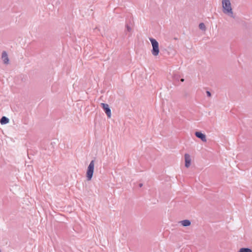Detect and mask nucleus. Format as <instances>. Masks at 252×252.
I'll use <instances>...</instances> for the list:
<instances>
[{
    "label": "nucleus",
    "instance_id": "f257e3e1",
    "mask_svg": "<svg viewBox=\"0 0 252 252\" xmlns=\"http://www.w3.org/2000/svg\"><path fill=\"white\" fill-rule=\"evenodd\" d=\"M223 12L228 16L234 18L231 4L230 0H222Z\"/></svg>",
    "mask_w": 252,
    "mask_h": 252
},
{
    "label": "nucleus",
    "instance_id": "f03ea898",
    "mask_svg": "<svg viewBox=\"0 0 252 252\" xmlns=\"http://www.w3.org/2000/svg\"><path fill=\"white\" fill-rule=\"evenodd\" d=\"M149 40L152 45V53L154 56H157L159 52L158 43L155 39L152 37L150 38Z\"/></svg>",
    "mask_w": 252,
    "mask_h": 252
},
{
    "label": "nucleus",
    "instance_id": "7ed1b4c3",
    "mask_svg": "<svg viewBox=\"0 0 252 252\" xmlns=\"http://www.w3.org/2000/svg\"><path fill=\"white\" fill-rule=\"evenodd\" d=\"M94 160H92L87 168V172H86V177L88 181H90L93 177L94 170Z\"/></svg>",
    "mask_w": 252,
    "mask_h": 252
},
{
    "label": "nucleus",
    "instance_id": "20e7f679",
    "mask_svg": "<svg viewBox=\"0 0 252 252\" xmlns=\"http://www.w3.org/2000/svg\"><path fill=\"white\" fill-rule=\"evenodd\" d=\"M101 106L105 112L107 117L108 118H110L111 116V110L109 107V105L107 104L102 103H101Z\"/></svg>",
    "mask_w": 252,
    "mask_h": 252
},
{
    "label": "nucleus",
    "instance_id": "39448f33",
    "mask_svg": "<svg viewBox=\"0 0 252 252\" xmlns=\"http://www.w3.org/2000/svg\"><path fill=\"white\" fill-rule=\"evenodd\" d=\"M132 31V24L131 23H126V30L125 31V34L127 35L128 36H130L131 35Z\"/></svg>",
    "mask_w": 252,
    "mask_h": 252
},
{
    "label": "nucleus",
    "instance_id": "423d86ee",
    "mask_svg": "<svg viewBox=\"0 0 252 252\" xmlns=\"http://www.w3.org/2000/svg\"><path fill=\"white\" fill-rule=\"evenodd\" d=\"M195 135L198 138L200 139L203 142H206V135L200 131H196Z\"/></svg>",
    "mask_w": 252,
    "mask_h": 252
},
{
    "label": "nucleus",
    "instance_id": "0eeeda50",
    "mask_svg": "<svg viewBox=\"0 0 252 252\" xmlns=\"http://www.w3.org/2000/svg\"><path fill=\"white\" fill-rule=\"evenodd\" d=\"M1 59L4 64H8L9 63L8 55L5 51L2 52L1 55Z\"/></svg>",
    "mask_w": 252,
    "mask_h": 252
},
{
    "label": "nucleus",
    "instance_id": "6e6552de",
    "mask_svg": "<svg viewBox=\"0 0 252 252\" xmlns=\"http://www.w3.org/2000/svg\"><path fill=\"white\" fill-rule=\"evenodd\" d=\"M185 166L188 168L190 165L191 159L190 156L186 154L185 155Z\"/></svg>",
    "mask_w": 252,
    "mask_h": 252
},
{
    "label": "nucleus",
    "instance_id": "1a4fd4ad",
    "mask_svg": "<svg viewBox=\"0 0 252 252\" xmlns=\"http://www.w3.org/2000/svg\"><path fill=\"white\" fill-rule=\"evenodd\" d=\"M184 226H188L190 225V221L189 220H186L179 222Z\"/></svg>",
    "mask_w": 252,
    "mask_h": 252
},
{
    "label": "nucleus",
    "instance_id": "9d476101",
    "mask_svg": "<svg viewBox=\"0 0 252 252\" xmlns=\"http://www.w3.org/2000/svg\"><path fill=\"white\" fill-rule=\"evenodd\" d=\"M8 122H9V119L4 116H3L0 120V123L2 125L7 124Z\"/></svg>",
    "mask_w": 252,
    "mask_h": 252
},
{
    "label": "nucleus",
    "instance_id": "9b49d317",
    "mask_svg": "<svg viewBox=\"0 0 252 252\" xmlns=\"http://www.w3.org/2000/svg\"><path fill=\"white\" fill-rule=\"evenodd\" d=\"M238 252H252V251L249 248H244L240 249Z\"/></svg>",
    "mask_w": 252,
    "mask_h": 252
},
{
    "label": "nucleus",
    "instance_id": "f8f14e48",
    "mask_svg": "<svg viewBox=\"0 0 252 252\" xmlns=\"http://www.w3.org/2000/svg\"><path fill=\"white\" fill-rule=\"evenodd\" d=\"M199 28L200 29L202 30H205V26L204 23H201L199 24Z\"/></svg>",
    "mask_w": 252,
    "mask_h": 252
},
{
    "label": "nucleus",
    "instance_id": "ddd939ff",
    "mask_svg": "<svg viewBox=\"0 0 252 252\" xmlns=\"http://www.w3.org/2000/svg\"><path fill=\"white\" fill-rule=\"evenodd\" d=\"M206 94H207V95L208 97H210L211 96V93L209 91H207L206 92Z\"/></svg>",
    "mask_w": 252,
    "mask_h": 252
},
{
    "label": "nucleus",
    "instance_id": "4468645a",
    "mask_svg": "<svg viewBox=\"0 0 252 252\" xmlns=\"http://www.w3.org/2000/svg\"><path fill=\"white\" fill-rule=\"evenodd\" d=\"M142 186H143V185H142V184H141V183H140V184H139V187L140 188H141V187H142Z\"/></svg>",
    "mask_w": 252,
    "mask_h": 252
},
{
    "label": "nucleus",
    "instance_id": "2eb2a0df",
    "mask_svg": "<svg viewBox=\"0 0 252 252\" xmlns=\"http://www.w3.org/2000/svg\"><path fill=\"white\" fill-rule=\"evenodd\" d=\"M174 78L175 79H178V77H176V76H174Z\"/></svg>",
    "mask_w": 252,
    "mask_h": 252
},
{
    "label": "nucleus",
    "instance_id": "dca6fc26",
    "mask_svg": "<svg viewBox=\"0 0 252 252\" xmlns=\"http://www.w3.org/2000/svg\"><path fill=\"white\" fill-rule=\"evenodd\" d=\"M181 82H184V79H181Z\"/></svg>",
    "mask_w": 252,
    "mask_h": 252
}]
</instances>
